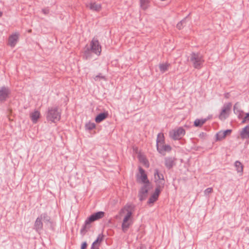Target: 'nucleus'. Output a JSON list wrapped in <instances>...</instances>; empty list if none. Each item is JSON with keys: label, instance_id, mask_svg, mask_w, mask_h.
<instances>
[{"label": "nucleus", "instance_id": "13", "mask_svg": "<svg viewBox=\"0 0 249 249\" xmlns=\"http://www.w3.org/2000/svg\"><path fill=\"white\" fill-rule=\"evenodd\" d=\"M231 129L219 131L216 135V141H220L224 140L227 136L231 135Z\"/></svg>", "mask_w": 249, "mask_h": 249}, {"label": "nucleus", "instance_id": "12", "mask_svg": "<svg viewBox=\"0 0 249 249\" xmlns=\"http://www.w3.org/2000/svg\"><path fill=\"white\" fill-rule=\"evenodd\" d=\"M162 189L156 188L154 192L151 195L148 200L147 204L149 206H152L153 204L158 200L159 195Z\"/></svg>", "mask_w": 249, "mask_h": 249}, {"label": "nucleus", "instance_id": "25", "mask_svg": "<svg viewBox=\"0 0 249 249\" xmlns=\"http://www.w3.org/2000/svg\"><path fill=\"white\" fill-rule=\"evenodd\" d=\"M233 110L234 113L238 115L239 117L241 116L242 114L243 113V112L240 109V105L238 103L235 104L233 107Z\"/></svg>", "mask_w": 249, "mask_h": 249}, {"label": "nucleus", "instance_id": "7", "mask_svg": "<svg viewBox=\"0 0 249 249\" xmlns=\"http://www.w3.org/2000/svg\"><path fill=\"white\" fill-rule=\"evenodd\" d=\"M137 180L139 183L143 185L151 184L148 179L146 174L141 167L139 169V173L137 175Z\"/></svg>", "mask_w": 249, "mask_h": 249}, {"label": "nucleus", "instance_id": "28", "mask_svg": "<svg viewBox=\"0 0 249 249\" xmlns=\"http://www.w3.org/2000/svg\"><path fill=\"white\" fill-rule=\"evenodd\" d=\"M103 240V237L101 235H99L97 239L93 243L92 245L96 246H99L100 244Z\"/></svg>", "mask_w": 249, "mask_h": 249}, {"label": "nucleus", "instance_id": "18", "mask_svg": "<svg viewBox=\"0 0 249 249\" xmlns=\"http://www.w3.org/2000/svg\"><path fill=\"white\" fill-rule=\"evenodd\" d=\"M41 114L39 111L35 110L30 114V117L34 124H36L40 119Z\"/></svg>", "mask_w": 249, "mask_h": 249}, {"label": "nucleus", "instance_id": "23", "mask_svg": "<svg viewBox=\"0 0 249 249\" xmlns=\"http://www.w3.org/2000/svg\"><path fill=\"white\" fill-rule=\"evenodd\" d=\"M107 116L108 113L107 112L100 113L96 116L95 120L96 123H99L107 118Z\"/></svg>", "mask_w": 249, "mask_h": 249}, {"label": "nucleus", "instance_id": "24", "mask_svg": "<svg viewBox=\"0 0 249 249\" xmlns=\"http://www.w3.org/2000/svg\"><path fill=\"white\" fill-rule=\"evenodd\" d=\"M235 167H236V170L240 175H242L243 171V166L242 164L239 161H236L234 163Z\"/></svg>", "mask_w": 249, "mask_h": 249}, {"label": "nucleus", "instance_id": "27", "mask_svg": "<svg viewBox=\"0 0 249 249\" xmlns=\"http://www.w3.org/2000/svg\"><path fill=\"white\" fill-rule=\"evenodd\" d=\"M206 121V119H196L194 122V125L196 127L201 126Z\"/></svg>", "mask_w": 249, "mask_h": 249}, {"label": "nucleus", "instance_id": "15", "mask_svg": "<svg viewBox=\"0 0 249 249\" xmlns=\"http://www.w3.org/2000/svg\"><path fill=\"white\" fill-rule=\"evenodd\" d=\"M10 91L7 88L3 87L0 88V101L3 102L6 100L9 96Z\"/></svg>", "mask_w": 249, "mask_h": 249}, {"label": "nucleus", "instance_id": "6", "mask_svg": "<svg viewBox=\"0 0 249 249\" xmlns=\"http://www.w3.org/2000/svg\"><path fill=\"white\" fill-rule=\"evenodd\" d=\"M152 188V186L151 184H146V185H142L138 194V197L140 201H143L146 199L148 196V192L151 190Z\"/></svg>", "mask_w": 249, "mask_h": 249}, {"label": "nucleus", "instance_id": "32", "mask_svg": "<svg viewBox=\"0 0 249 249\" xmlns=\"http://www.w3.org/2000/svg\"><path fill=\"white\" fill-rule=\"evenodd\" d=\"M249 122V113H246L242 121V124Z\"/></svg>", "mask_w": 249, "mask_h": 249}, {"label": "nucleus", "instance_id": "10", "mask_svg": "<svg viewBox=\"0 0 249 249\" xmlns=\"http://www.w3.org/2000/svg\"><path fill=\"white\" fill-rule=\"evenodd\" d=\"M19 34L15 32L10 35L8 37L7 45L12 48H14L18 41Z\"/></svg>", "mask_w": 249, "mask_h": 249}, {"label": "nucleus", "instance_id": "20", "mask_svg": "<svg viewBox=\"0 0 249 249\" xmlns=\"http://www.w3.org/2000/svg\"><path fill=\"white\" fill-rule=\"evenodd\" d=\"M170 66V63L167 62L160 63L158 66L160 71L161 73L167 71L169 70Z\"/></svg>", "mask_w": 249, "mask_h": 249}, {"label": "nucleus", "instance_id": "17", "mask_svg": "<svg viewBox=\"0 0 249 249\" xmlns=\"http://www.w3.org/2000/svg\"><path fill=\"white\" fill-rule=\"evenodd\" d=\"M87 7L91 11L99 12L102 9L101 4L96 2H90L87 5Z\"/></svg>", "mask_w": 249, "mask_h": 249}, {"label": "nucleus", "instance_id": "16", "mask_svg": "<svg viewBox=\"0 0 249 249\" xmlns=\"http://www.w3.org/2000/svg\"><path fill=\"white\" fill-rule=\"evenodd\" d=\"M105 215V213L103 212H99L92 214L88 218V223L93 222L103 217Z\"/></svg>", "mask_w": 249, "mask_h": 249}, {"label": "nucleus", "instance_id": "4", "mask_svg": "<svg viewBox=\"0 0 249 249\" xmlns=\"http://www.w3.org/2000/svg\"><path fill=\"white\" fill-rule=\"evenodd\" d=\"M190 61L194 68L200 69L204 62L203 57L198 53H192L191 55Z\"/></svg>", "mask_w": 249, "mask_h": 249}, {"label": "nucleus", "instance_id": "34", "mask_svg": "<svg viewBox=\"0 0 249 249\" xmlns=\"http://www.w3.org/2000/svg\"><path fill=\"white\" fill-rule=\"evenodd\" d=\"M87 247V244L86 242H84L82 243L81 247V249H86Z\"/></svg>", "mask_w": 249, "mask_h": 249}, {"label": "nucleus", "instance_id": "31", "mask_svg": "<svg viewBox=\"0 0 249 249\" xmlns=\"http://www.w3.org/2000/svg\"><path fill=\"white\" fill-rule=\"evenodd\" d=\"M174 164V160L172 159H167L165 161V165L167 167H171Z\"/></svg>", "mask_w": 249, "mask_h": 249}, {"label": "nucleus", "instance_id": "2", "mask_svg": "<svg viewBox=\"0 0 249 249\" xmlns=\"http://www.w3.org/2000/svg\"><path fill=\"white\" fill-rule=\"evenodd\" d=\"M102 48L97 38L94 37L89 43V47H87L84 52V54L86 58L90 56V51L99 55L101 53Z\"/></svg>", "mask_w": 249, "mask_h": 249}, {"label": "nucleus", "instance_id": "36", "mask_svg": "<svg viewBox=\"0 0 249 249\" xmlns=\"http://www.w3.org/2000/svg\"><path fill=\"white\" fill-rule=\"evenodd\" d=\"M91 249H99L98 246H93L92 245Z\"/></svg>", "mask_w": 249, "mask_h": 249}, {"label": "nucleus", "instance_id": "8", "mask_svg": "<svg viewBox=\"0 0 249 249\" xmlns=\"http://www.w3.org/2000/svg\"><path fill=\"white\" fill-rule=\"evenodd\" d=\"M154 178L156 188L162 189L164 185V179L163 175L160 174L157 170L155 171Z\"/></svg>", "mask_w": 249, "mask_h": 249}, {"label": "nucleus", "instance_id": "19", "mask_svg": "<svg viewBox=\"0 0 249 249\" xmlns=\"http://www.w3.org/2000/svg\"><path fill=\"white\" fill-rule=\"evenodd\" d=\"M240 136L242 139L249 138V124L241 130L240 131Z\"/></svg>", "mask_w": 249, "mask_h": 249}, {"label": "nucleus", "instance_id": "5", "mask_svg": "<svg viewBox=\"0 0 249 249\" xmlns=\"http://www.w3.org/2000/svg\"><path fill=\"white\" fill-rule=\"evenodd\" d=\"M185 134V130L182 127H178L171 130L169 136L172 139L177 140L181 139Z\"/></svg>", "mask_w": 249, "mask_h": 249}, {"label": "nucleus", "instance_id": "26", "mask_svg": "<svg viewBox=\"0 0 249 249\" xmlns=\"http://www.w3.org/2000/svg\"><path fill=\"white\" fill-rule=\"evenodd\" d=\"M165 142L164 136L163 133H159L157 139V145L163 144Z\"/></svg>", "mask_w": 249, "mask_h": 249}, {"label": "nucleus", "instance_id": "38", "mask_svg": "<svg viewBox=\"0 0 249 249\" xmlns=\"http://www.w3.org/2000/svg\"><path fill=\"white\" fill-rule=\"evenodd\" d=\"M31 32V30H29V32Z\"/></svg>", "mask_w": 249, "mask_h": 249}, {"label": "nucleus", "instance_id": "35", "mask_svg": "<svg viewBox=\"0 0 249 249\" xmlns=\"http://www.w3.org/2000/svg\"><path fill=\"white\" fill-rule=\"evenodd\" d=\"M42 11L44 14H48L49 13V10L47 9H42Z\"/></svg>", "mask_w": 249, "mask_h": 249}, {"label": "nucleus", "instance_id": "21", "mask_svg": "<svg viewBox=\"0 0 249 249\" xmlns=\"http://www.w3.org/2000/svg\"><path fill=\"white\" fill-rule=\"evenodd\" d=\"M140 7L143 11L146 10L150 7L151 0H139Z\"/></svg>", "mask_w": 249, "mask_h": 249}, {"label": "nucleus", "instance_id": "9", "mask_svg": "<svg viewBox=\"0 0 249 249\" xmlns=\"http://www.w3.org/2000/svg\"><path fill=\"white\" fill-rule=\"evenodd\" d=\"M49 217L45 214H41L38 217L35 223V227L36 231L40 230L43 227V221H49Z\"/></svg>", "mask_w": 249, "mask_h": 249}, {"label": "nucleus", "instance_id": "1", "mask_svg": "<svg viewBox=\"0 0 249 249\" xmlns=\"http://www.w3.org/2000/svg\"><path fill=\"white\" fill-rule=\"evenodd\" d=\"M134 211V206L126 205L121 209L119 216L122 218V228L123 231H126L132 223V214Z\"/></svg>", "mask_w": 249, "mask_h": 249}, {"label": "nucleus", "instance_id": "3", "mask_svg": "<svg viewBox=\"0 0 249 249\" xmlns=\"http://www.w3.org/2000/svg\"><path fill=\"white\" fill-rule=\"evenodd\" d=\"M60 118L61 111L58 107H52L49 108L47 115L48 121L55 123L59 121Z\"/></svg>", "mask_w": 249, "mask_h": 249}, {"label": "nucleus", "instance_id": "39", "mask_svg": "<svg viewBox=\"0 0 249 249\" xmlns=\"http://www.w3.org/2000/svg\"><path fill=\"white\" fill-rule=\"evenodd\" d=\"M248 232H249V229L248 230Z\"/></svg>", "mask_w": 249, "mask_h": 249}, {"label": "nucleus", "instance_id": "37", "mask_svg": "<svg viewBox=\"0 0 249 249\" xmlns=\"http://www.w3.org/2000/svg\"><path fill=\"white\" fill-rule=\"evenodd\" d=\"M2 16V12L0 11V18Z\"/></svg>", "mask_w": 249, "mask_h": 249}, {"label": "nucleus", "instance_id": "11", "mask_svg": "<svg viewBox=\"0 0 249 249\" xmlns=\"http://www.w3.org/2000/svg\"><path fill=\"white\" fill-rule=\"evenodd\" d=\"M231 107V104L230 103L226 104L223 106L219 116L220 120H224L228 116Z\"/></svg>", "mask_w": 249, "mask_h": 249}, {"label": "nucleus", "instance_id": "22", "mask_svg": "<svg viewBox=\"0 0 249 249\" xmlns=\"http://www.w3.org/2000/svg\"><path fill=\"white\" fill-rule=\"evenodd\" d=\"M138 158L139 160L141 163H142L144 166L146 167L149 166V163L147 159L145 158L144 155L142 154H139L138 155Z\"/></svg>", "mask_w": 249, "mask_h": 249}, {"label": "nucleus", "instance_id": "29", "mask_svg": "<svg viewBox=\"0 0 249 249\" xmlns=\"http://www.w3.org/2000/svg\"><path fill=\"white\" fill-rule=\"evenodd\" d=\"M185 21L184 20H182L177 23L176 27L178 30H181L185 26Z\"/></svg>", "mask_w": 249, "mask_h": 249}, {"label": "nucleus", "instance_id": "30", "mask_svg": "<svg viewBox=\"0 0 249 249\" xmlns=\"http://www.w3.org/2000/svg\"><path fill=\"white\" fill-rule=\"evenodd\" d=\"M85 127L87 129L92 130L95 128V124L94 123L88 122L86 124Z\"/></svg>", "mask_w": 249, "mask_h": 249}, {"label": "nucleus", "instance_id": "33", "mask_svg": "<svg viewBox=\"0 0 249 249\" xmlns=\"http://www.w3.org/2000/svg\"><path fill=\"white\" fill-rule=\"evenodd\" d=\"M213 192V189L212 188H208L205 190V194L206 195L209 194Z\"/></svg>", "mask_w": 249, "mask_h": 249}, {"label": "nucleus", "instance_id": "14", "mask_svg": "<svg viewBox=\"0 0 249 249\" xmlns=\"http://www.w3.org/2000/svg\"><path fill=\"white\" fill-rule=\"evenodd\" d=\"M157 148L159 152L162 155H165L166 152H168L171 150V146L165 144V142L157 145Z\"/></svg>", "mask_w": 249, "mask_h": 249}]
</instances>
